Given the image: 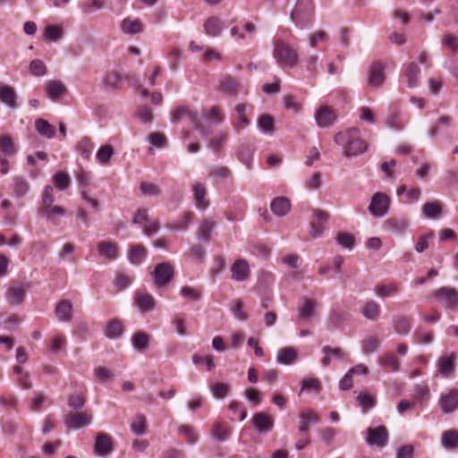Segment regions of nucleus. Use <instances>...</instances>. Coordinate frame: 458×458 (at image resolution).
<instances>
[{"mask_svg":"<svg viewBox=\"0 0 458 458\" xmlns=\"http://www.w3.org/2000/svg\"><path fill=\"white\" fill-rule=\"evenodd\" d=\"M360 132L359 128L352 127L335 135V142L342 147L344 157H356L368 149V143L359 137Z\"/></svg>","mask_w":458,"mask_h":458,"instance_id":"f257e3e1","label":"nucleus"},{"mask_svg":"<svg viewBox=\"0 0 458 458\" xmlns=\"http://www.w3.org/2000/svg\"><path fill=\"white\" fill-rule=\"evenodd\" d=\"M273 45V56L281 68L293 69L298 65L299 54L297 49L293 48L280 38H274Z\"/></svg>","mask_w":458,"mask_h":458,"instance_id":"f03ea898","label":"nucleus"},{"mask_svg":"<svg viewBox=\"0 0 458 458\" xmlns=\"http://www.w3.org/2000/svg\"><path fill=\"white\" fill-rule=\"evenodd\" d=\"M313 13V0H298L291 13V18L296 24L303 27L311 21Z\"/></svg>","mask_w":458,"mask_h":458,"instance_id":"7ed1b4c3","label":"nucleus"},{"mask_svg":"<svg viewBox=\"0 0 458 458\" xmlns=\"http://www.w3.org/2000/svg\"><path fill=\"white\" fill-rule=\"evenodd\" d=\"M183 117H188L189 120L195 124V128L199 131L203 138H207L211 133V128L199 122L197 113L190 111L187 107L180 106L171 113L170 121L173 123H177Z\"/></svg>","mask_w":458,"mask_h":458,"instance_id":"20e7f679","label":"nucleus"},{"mask_svg":"<svg viewBox=\"0 0 458 458\" xmlns=\"http://www.w3.org/2000/svg\"><path fill=\"white\" fill-rule=\"evenodd\" d=\"M150 275L156 287L165 286L173 280L174 269L170 263L163 262L157 264Z\"/></svg>","mask_w":458,"mask_h":458,"instance_id":"39448f33","label":"nucleus"},{"mask_svg":"<svg viewBox=\"0 0 458 458\" xmlns=\"http://www.w3.org/2000/svg\"><path fill=\"white\" fill-rule=\"evenodd\" d=\"M390 198L383 192L373 194L369 205V211L375 217H383L388 213L390 207Z\"/></svg>","mask_w":458,"mask_h":458,"instance_id":"423d86ee","label":"nucleus"},{"mask_svg":"<svg viewBox=\"0 0 458 458\" xmlns=\"http://www.w3.org/2000/svg\"><path fill=\"white\" fill-rule=\"evenodd\" d=\"M388 440V433L384 426L368 428L366 430V443L369 445L383 447Z\"/></svg>","mask_w":458,"mask_h":458,"instance_id":"0eeeda50","label":"nucleus"},{"mask_svg":"<svg viewBox=\"0 0 458 458\" xmlns=\"http://www.w3.org/2000/svg\"><path fill=\"white\" fill-rule=\"evenodd\" d=\"M92 421L91 414L86 412H73L64 417V423L68 428L79 429L89 426Z\"/></svg>","mask_w":458,"mask_h":458,"instance_id":"6e6552de","label":"nucleus"},{"mask_svg":"<svg viewBox=\"0 0 458 458\" xmlns=\"http://www.w3.org/2000/svg\"><path fill=\"white\" fill-rule=\"evenodd\" d=\"M439 406L444 413H452L458 408V390L443 392L439 398Z\"/></svg>","mask_w":458,"mask_h":458,"instance_id":"1a4fd4ad","label":"nucleus"},{"mask_svg":"<svg viewBox=\"0 0 458 458\" xmlns=\"http://www.w3.org/2000/svg\"><path fill=\"white\" fill-rule=\"evenodd\" d=\"M336 116L329 106H323L317 109L315 120L319 128H328L334 124Z\"/></svg>","mask_w":458,"mask_h":458,"instance_id":"9d476101","label":"nucleus"},{"mask_svg":"<svg viewBox=\"0 0 458 458\" xmlns=\"http://www.w3.org/2000/svg\"><path fill=\"white\" fill-rule=\"evenodd\" d=\"M98 255L109 261L114 260L119 256V246L114 242L101 241L97 243Z\"/></svg>","mask_w":458,"mask_h":458,"instance_id":"9b49d317","label":"nucleus"},{"mask_svg":"<svg viewBox=\"0 0 458 458\" xmlns=\"http://www.w3.org/2000/svg\"><path fill=\"white\" fill-rule=\"evenodd\" d=\"M408 226V221L403 217H390L385 220L383 224L385 231L396 235L403 234Z\"/></svg>","mask_w":458,"mask_h":458,"instance_id":"f8f14e48","label":"nucleus"},{"mask_svg":"<svg viewBox=\"0 0 458 458\" xmlns=\"http://www.w3.org/2000/svg\"><path fill=\"white\" fill-rule=\"evenodd\" d=\"M252 423L259 433H267L272 430L274 420L263 412H257L252 417Z\"/></svg>","mask_w":458,"mask_h":458,"instance_id":"ddd939ff","label":"nucleus"},{"mask_svg":"<svg viewBox=\"0 0 458 458\" xmlns=\"http://www.w3.org/2000/svg\"><path fill=\"white\" fill-rule=\"evenodd\" d=\"M26 294V288L22 284L11 285L5 293V299L10 305L21 304Z\"/></svg>","mask_w":458,"mask_h":458,"instance_id":"4468645a","label":"nucleus"},{"mask_svg":"<svg viewBox=\"0 0 458 458\" xmlns=\"http://www.w3.org/2000/svg\"><path fill=\"white\" fill-rule=\"evenodd\" d=\"M385 67L381 63L374 62L370 64L368 72V81L373 85H380L385 82Z\"/></svg>","mask_w":458,"mask_h":458,"instance_id":"2eb2a0df","label":"nucleus"},{"mask_svg":"<svg viewBox=\"0 0 458 458\" xmlns=\"http://www.w3.org/2000/svg\"><path fill=\"white\" fill-rule=\"evenodd\" d=\"M232 278L237 282L245 281L250 275L249 264L245 259H237L231 267Z\"/></svg>","mask_w":458,"mask_h":458,"instance_id":"dca6fc26","label":"nucleus"},{"mask_svg":"<svg viewBox=\"0 0 458 458\" xmlns=\"http://www.w3.org/2000/svg\"><path fill=\"white\" fill-rule=\"evenodd\" d=\"M317 301L310 298H303L301 305L298 309L299 319L309 322L315 316Z\"/></svg>","mask_w":458,"mask_h":458,"instance_id":"f3484780","label":"nucleus"},{"mask_svg":"<svg viewBox=\"0 0 458 458\" xmlns=\"http://www.w3.org/2000/svg\"><path fill=\"white\" fill-rule=\"evenodd\" d=\"M299 419L298 431L300 434H305L310 430V426L318 422V415L311 410H306L300 413Z\"/></svg>","mask_w":458,"mask_h":458,"instance_id":"a211bd4d","label":"nucleus"},{"mask_svg":"<svg viewBox=\"0 0 458 458\" xmlns=\"http://www.w3.org/2000/svg\"><path fill=\"white\" fill-rule=\"evenodd\" d=\"M47 98L55 103L67 104L72 97L67 88H46Z\"/></svg>","mask_w":458,"mask_h":458,"instance_id":"6ab92c4d","label":"nucleus"},{"mask_svg":"<svg viewBox=\"0 0 458 458\" xmlns=\"http://www.w3.org/2000/svg\"><path fill=\"white\" fill-rule=\"evenodd\" d=\"M270 209L276 216H284L291 210L290 200L285 197H276L270 203Z\"/></svg>","mask_w":458,"mask_h":458,"instance_id":"aec40b11","label":"nucleus"},{"mask_svg":"<svg viewBox=\"0 0 458 458\" xmlns=\"http://www.w3.org/2000/svg\"><path fill=\"white\" fill-rule=\"evenodd\" d=\"M192 193L197 208L206 209L208 206V200L206 199L207 189L205 184L195 182L192 185Z\"/></svg>","mask_w":458,"mask_h":458,"instance_id":"412c9836","label":"nucleus"},{"mask_svg":"<svg viewBox=\"0 0 458 458\" xmlns=\"http://www.w3.org/2000/svg\"><path fill=\"white\" fill-rule=\"evenodd\" d=\"M456 355L452 352L449 356L440 357L437 360V371L444 377H448L454 369Z\"/></svg>","mask_w":458,"mask_h":458,"instance_id":"4be33fe9","label":"nucleus"},{"mask_svg":"<svg viewBox=\"0 0 458 458\" xmlns=\"http://www.w3.org/2000/svg\"><path fill=\"white\" fill-rule=\"evenodd\" d=\"M72 305L70 301H60L55 306V316L59 321L69 322L72 320Z\"/></svg>","mask_w":458,"mask_h":458,"instance_id":"5701e85b","label":"nucleus"},{"mask_svg":"<svg viewBox=\"0 0 458 458\" xmlns=\"http://www.w3.org/2000/svg\"><path fill=\"white\" fill-rule=\"evenodd\" d=\"M135 303L142 312L151 311L156 306L154 297L148 293H138L135 295Z\"/></svg>","mask_w":458,"mask_h":458,"instance_id":"b1692460","label":"nucleus"},{"mask_svg":"<svg viewBox=\"0 0 458 458\" xmlns=\"http://www.w3.org/2000/svg\"><path fill=\"white\" fill-rule=\"evenodd\" d=\"M124 34L134 35L143 31L144 25L139 19L125 18L120 24Z\"/></svg>","mask_w":458,"mask_h":458,"instance_id":"393cba45","label":"nucleus"},{"mask_svg":"<svg viewBox=\"0 0 458 458\" xmlns=\"http://www.w3.org/2000/svg\"><path fill=\"white\" fill-rule=\"evenodd\" d=\"M202 117L208 123H209L210 126H216L222 123L225 120V115L217 106L204 109L202 111Z\"/></svg>","mask_w":458,"mask_h":458,"instance_id":"a878e982","label":"nucleus"},{"mask_svg":"<svg viewBox=\"0 0 458 458\" xmlns=\"http://www.w3.org/2000/svg\"><path fill=\"white\" fill-rule=\"evenodd\" d=\"M360 312L367 319L375 321L380 315L381 308L377 302L373 300H369L364 303Z\"/></svg>","mask_w":458,"mask_h":458,"instance_id":"bb28decb","label":"nucleus"},{"mask_svg":"<svg viewBox=\"0 0 458 458\" xmlns=\"http://www.w3.org/2000/svg\"><path fill=\"white\" fill-rule=\"evenodd\" d=\"M203 27L207 35L217 37L224 29V23L217 17H210L205 21Z\"/></svg>","mask_w":458,"mask_h":458,"instance_id":"cd10ccee","label":"nucleus"},{"mask_svg":"<svg viewBox=\"0 0 458 458\" xmlns=\"http://www.w3.org/2000/svg\"><path fill=\"white\" fill-rule=\"evenodd\" d=\"M441 444L446 450H456L458 448V431L445 430L441 436Z\"/></svg>","mask_w":458,"mask_h":458,"instance_id":"c85d7f7f","label":"nucleus"},{"mask_svg":"<svg viewBox=\"0 0 458 458\" xmlns=\"http://www.w3.org/2000/svg\"><path fill=\"white\" fill-rule=\"evenodd\" d=\"M422 215L428 219H437L441 216L442 209L437 201L427 202L421 208Z\"/></svg>","mask_w":458,"mask_h":458,"instance_id":"c756f323","label":"nucleus"},{"mask_svg":"<svg viewBox=\"0 0 458 458\" xmlns=\"http://www.w3.org/2000/svg\"><path fill=\"white\" fill-rule=\"evenodd\" d=\"M12 189L17 198H21L29 191L30 184L25 178L16 175L13 178Z\"/></svg>","mask_w":458,"mask_h":458,"instance_id":"7c9ffc66","label":"nucleus"},{"mask_svg":"<svg viewBox=\"0 0 458 458\" xmlns=\"http://www.w3.org/2000/svg\"><path fill=\"white\" fill-rule=\"evenodd\" d=\"M123 325L118 318L109 321L106 328V336L110 339L120 337L123 333Z\"/></svg>","mask_w":458,"mask_h":458,"instance_id":"2f4dec72","label":"nucleus"},{"mask_svg":"<svg viewBox=\"0 0 458 458\" xmlns=\"http://www.w3.org/2000/svg\"><path fill=\"white\" fill-rule=\"evenodd\" d=\"M36 131L39 135L47 139H53L55 133V128L46 120L38 118L35 122Z\"/></svg>","mask_w":458,"mask_h":458,"instance_id":"473e14b6","label":"nucleus"},{"mask_svg":"<svg viewBox=\"0 0 458 458\" xmlns=\"http://www.w3.org/2000/svg\"><path fill=\"white\" fill-rule=\"evenodd\" d=\"M393 327L396 334L405 335L411 331V319L405 317L398 316L393 319Z\"/></svg>","mask_w":458,"mask_h":458,"instance_id":"72a5a7b5","label":"nucleus"},{"mask_svg":"<svg viewBox=\"0 0 458 458\" xmlns=\"http://www.w3.org/2000/svg\"><path fill=\"white\" fill-rule=\"evenodd\" d=\"M437 294L445 301L446 308L453 309L455 306L457 297L454 289L443 287L437 291Z\"/></svg>","mask_w":458,"mask_h":458,"instance_id":"f704fd0d","label":"nucleus"},{"mask_svg":"<svg viewBox=\"0 0 458 458\" xmlns=\"http://www.w3.org/2000/svg\"><path fill=\"white\" fill-rule=\"evenodd\" d=\"M149 343V335L143 332H137L131 337V344L133 348L143 352L147 350Z\"/></svg>","mask_w":458,"mask_h":458,"instance_id":"c9c22d12","label":"nucleus"},{"mask_svg":"<svg viewBox=\"0 0 458 458\" xmlns=\"http://www.w3.org/2000/svg\"><path fill=\"white\" fill-rule=\"evenodd\" d=\"M297 360V354L293 348L284 347L277 352L276 360L281 364H292Z\"/></svg>","mask_w":458,"mask_h":458,"instance_id":"e433bc0d","label":"nucleus"},{"mask_svg":"<svg viewBox=\"0 0 458 458\" xmlns=\"http://www.w3.org/2000/svg\"><path fill=\"white\" fill-rule=\"evenodd\" d=\"M17 96L13 88H0V101L11 108L16 107Z\"/></svg>","mask_w":458,"mask_h":458,"instance_id":"4c0bfd02","label":"nucleus"},{"mask_svg":"<svg viewBox=\"0 0 458 458\" xmlns=\"http://www.w3.org/2000/svg\"><path fill=\"white\" fill-rule=\"evenodd\" d=\"M95 450L100 455L109 454L111 451L110 438L105 434H100L96 439Z\"/></svg>","mask_w":458,"mask_h":458,"instance_id":"58836bf2","label":"nucleus"},{"mask_svg":"<svg viewBox=\"0 0 458 458\" xmlns=\"http://www.w3.org/2000/svg\"><path fill=\"white\" fill-rule=\"evenodd\" d=\"M64 36V30L56 25L47 26L43 33V38L46 41L56 42Z\"/></svg>","mask_w":458,"mask_h":458,"instance_id":"ea45409f","label":"nucleus"},{"mask_svg":"<svg viewBox=\"0 0 458 458\" xmlns=\"http://www.w3.org/2000/svg\"><path fill=\"white\" fill-rule=\"evenodd\" d=\"M147 256V250L142 245H133L131 247L129 259L132 264L141 263Z\"/></svg>","mask_w":458,"mask_h":458,"instance_id":"a19ab883","label":"nucleus"},{"mask_svg":"<svg viewBox=\"0 0 458 458\" xmlns=\"http://www.w3.org/2000/svg\"><path fill=\"white\" fill-rule=\"evenodd\" d=\"M381 344V341L377 336H369L361 342V349L364 354H370L376 352Z\"/></svg>","mask_w":458,"mask_h":458,"instance_id":"79ce46f5","label":"nucleus"},{"mask_svg":"<svg viewBox=\"0 0 458 458\" xmlns=\"http://www.w3.org/2000/svg\"><path fill=\"white\" fill-rule=\"evenodd\" d=\"M259 129L266 134H271L274 132V119L270 114H262L258 118Z\"/></svg>","mask_w":458,"mask_h":458,"instance_id":"37998d69","label":"nucleus"},{"mask_svg":"<svg viewBox=\"0 0 458 458\" xmlns=\"http://www.w3.org/2000/svg\"><path fill=\"white\" fill-rule=\"evenodd\" d=\"M39 212L42 216L50 220H54L55 216H62L65 215V210L62 207L55 206L54 204L47 207H41Z\"/></svg>","mask_w":458,"mask_h":458,"instance_id":"c03bdc74","label":"nucleus"},{"mask_svg":"<svg viewBox=\"0 0 458 458\" xmlns=\"http://www.w3.org/2000/svg\"><path fill=\"white\" fill-rule=\"evenodd\" d=\"M114 155V148L111 145H105L99 148L96 158L102 165H106Z\"/></svg>","mask_w":458,"mask_h":458,"instance_id":"a18cd8bd","label":"nucleus"},{"mask_svg":"<svg viewBox=\"0 0 458 458\" xmlns=\"http://www.w3.org/2000/svg\"><path fill=\"white\" fill-rule=\"evenodd\" d=\"M139 95L145 100V102H150L153 105H159L163 101V97L160 92L150 91L147 88H143L139 91Z\"/></svg>","mask_w":458,"mask_h":458,"instance_id":"49530a36","label":"nucleus"},{"mask_svg":"<svg viewBox=\"0 0 458 458\" xmlns=\"http://www.w3.org/2000/svg\"><path fill=\"white\" fill-rule=\"evenodd\" d=\"M215 226L213 221L205 219L199 227V239L203 242H208L210 240V233Z\"/></svg>","mask_w":458,"mask_h":458,"instance_id":"de8ad7c7","label":"nucleus"},{"mask_svg":"<svg viewBox=\"0 0 458 458\" xmlns=\"http://www.w3.org/2000/svg\"><path fill=\"white\" fill-rule=\"evenodd\" d=\"M131 430L134 435L141 436L146 432V418L143 415H136L131 424Z\"/></svg>","mask_w":458,"mask_h":458,"instance_id":"09e8293b","label":"nucleus"},{"mask_svg":"<svg viewBox=\"0 0 458 458\" xmlns=\"http://www.w3.org/2000/svg\"><path fill=\"white\" fill-rule=\"evenodd\" d=\"M179 432L185 437L187 443L190 445H195L199 441V434L191 425L180 426Z\"/></svg>","mask_w":458,"mask_h":458,"instance_id":"8fccbe9b","label":"nucleus"},{"mask_svg":"<svg viewBox=\"0 0 458 458\" xmlns=\"http://www.w3.org/2000/svg\"><path fill=\"white\" fill-rule=\"evenodd\" d=\"M93 148L94 144L89 138L81 139L77 145L78 152L81 155L82 157L86 159L89 158Z\"/></svg>","mask_w":458,"mask_h":458,"instance_id":"3c124183","label":"nucleus"},{"mask_svg":"<svg viewBox=\"0 0 458 458\" xmlns=\"http://www.w3.org/2000/svg\"><path fill=\"white\" fill-rule=\"evenodd\" d=\"M55 186L60 190H66L71 184V178L68 174L59 172L53 176Z\"/></svg>","mask_w":458,"mask_h":458,"instance_id":"603ef678","label":"nucleus"},{"mask_svg":"<svg viewBox=\"0 0 458 458\" xmlns=\"http://www.w3.org/2000/svg\"><path fill=\"white\" fill-rule=\"evenodd\" d=\"M404 76L407 78V82L410 85L415 84L417 76L420 73V68L415 63L408 64L404 68Z\"/></svg>","mask_w":458,"mask_h":458,"instance_id":"864d4df0","label":"nucleus"},{"mask_svg":"<svg viewBox=\"0 0 458 458\" xmlns=\"http://www.w3.org/2000/svg\"><path fill=\"white\" fill-rule=\"evenodd\" d=\"M386 125L394 131H402L404 128L401 120V115L398 113L392 114L386 118Z\"/></svg>","mask_w":458,"mask_h":458,"instance_id":"5fc2aeb1","label":"nucleus"},{"mask_svg":"<svg viewBox=\"0 0 458 458\" xmlns=\"http://www.w3.org/2000/svg\"><path fill=\"white\" fill-rule=\"evenodd\" d=\"M397 292V287L394 284H382L375 287V293L380 298L392 296Z\"/></svg>","mask_w":458,"mask_h":458,"instance_id":"6e6d98bb","label":"nucleus"},{"mask_svg":"<svg viewBox=\"0 0 458 458\" xmlns=\"http://www.w3.org/2000/svg\"><path fill=\"white\" fill-rule=\"evenodd\" d=\"M209 174L216 180H225L231 175V171L226 166L214 165L210 168Z\"/></svg>","mask_w":458,"mask_h":458,"instance_id":"4d7b16f0","label":"nucleus"},{"mask_svg":"<svg viewBox=\"0 0 458 458\" xmlns=\"http://www.w3.org/2000/svg\"><path fill=\"white\" fill-rule=\"evenodd\" d=\"M172 325L179 335L183 336L187 335L184 314L175 315L172 320Z\"/></svg>","mask_w":458,"mask_h":458,"instance_id":"13d9d810","label":"nucleus"},{"mask_svg":"<svg viewBox=\"0 0 458 458\" xmlns=\"http://www.w3.org/2000/svg\"><path fill=\"white\" fill-rule=\"evenodd\" d=\"M237 157L249 169L251 168L252 151L248 147L242 146L237 153Z\"/></svg>","mask_w":458,"mask_h":458,"instance_id":"bf43d9fd","label":"nucleus"},{"mask_svg":"<svg viewBox=\"0 0 458 458\" xmlns=\"http://www.w3.org/2000/svg\"><path fill=\"white\" fill-rule=\"evenodd\" d=\"M0 151L4 152L6 156L9 157H12L15 154L16 149L10 137L3 136L0 138Z\"/></svg>","mask_w":458,"mask_h":458,"instance_id":"052dcab7","label":"nucleus"},{"mask_svg":"<svg viewBox=\"0 0 458 458\" xmlns=\"http://www.w3.org/2000/svg\"><path fill=\"white\" fill-rule=\"evenodd\" d=\"M380 362L383 366L389 367L394 372L400 369V361L393 353L386 354L380 359Z\"/></svg>","mask_w":458,"mask_h":458,"instance_id":"680f3d73","label":"nucleus"},{"mask_svg":"<svg viewBox=\"0 0 458 458\" xmlns=\"http://www.w3.org/2000/svg\"><path fill=\"white\" fill-rule=\"evenodd\" d=\"M211 436L212 437L218 441V442H224L229 437V432L225 430L221 424L215 423L212 427L211 430Z\"/></svg>","mask_w":458,"mask_h":458,"instance_id":"e2e57ef3","label":"nucleus"},{"mask_svg":"<svg viewBox=\"0 0 458 458\" xmlns=\"http://www.w3.org/2000/svg\"><path fill=\"white\" fill-rule=\"evenodd\" d=\"M140 190L145 196H158L161 193V190L157 184L147 182L140 183Z\"/></svg>","mask_w":458,"mask_h":458,"instance_id":"0e129e2a","label":"nucleus"},{"mask_svg":"<svg viewBox=\"0 0 458 458\" xmlns=\"http://www.w3.org/2000/svg\"><path fill=\"white\" fill-rule=\"evenodd\" d=\"M227 140L228 135L226 133L219 132L210 140L209 147L213 151L217 152L223 148Z\"/></svg>","mask_w":458,"mask_h":458,"instance_id":"69168bd1","label":"nucleus"},{"mask_svg":"<svg viewBox=\"0 0 458 458\" xmlns=\"http://www.w3.org/2000/svg\"><path fill=\"white\" fill-rule=\"evenodd\" d=\"M356 400H357L359 405L363 410H369V409L373 408L376 404L375 398L369 394H363L360 393L357 395Z\"/></svg>","mask_w":458,"mask_h":458,"instance_id":"338daca9","label":"nucleus"},{"mask_svg":"<svg viewBox=\"0 0 458 458\" xmlns=\"http://www.w3.org/2000/svg\"><path fill=\"white\" fill-rule=\"evenodd\" d=\"M94 375L96 379L99 383H106L113 378V373L110 369L103 367H98L95 369Z\"/></svg>","mask_w":458,"mask_h":458,"instance_id":"774afa93","label":"nucleus"}]
</instances>
